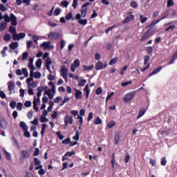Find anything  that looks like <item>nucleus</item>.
Wrapping results in <instances>:
<instances>
[{"label":"nucleus","mask_w":177,"mask_h":177,"mask_svg":"<svg viewBox=\"0 0 177 177\" xmlns=\"http://www.w3.org/2000/svg\"><path fill=\"white\" fill-rule=\"evenodd\" d=\"M81 64V62H80V59H75L73 64H71V71L73 72V73H75V69L76 68H78L79 66H80Z\"/></svg>","instance_id":"8"},{"label":"nucleus","mask_w":177,"mask_h":177,"mask_svg":"<svg viewBox=\"0 0 177 177\" xmlns=\"http://www.w3.org/2000/svg\"><path fill=\"white\" fill-rule=\"evenodd\" d=\"M93 118V112L88 113V116H87V121L90 122Z\"/></svg>","instance_id":"57"},{"label":"nucleus","mask_w":177,"mask_h":177,"mask_svg":"<svg viewBox=\"0 0 177 177\" xmlns=\"http://www.w3.org/2000/svg\"><path fill=\"white\" fill-rule=\"evenodd\" d=\"M136 91H130L127 94H126L123 97V102L126 104L130 103L134 98V96L136 95Z\"/></svg>","instance_id":"2"},{"label":"nucleus","mask_w":177,"mask_h":177,"mask_svg":"<svg viewBox=\"0 0 177 177\" xmlns=\"http://www.w3.org/2000/svg\"><path fill=\"white\" fill-rule=\"evenodd\" d=\"M62 13V9L57 8L54 11L55 16H59V15Z\"/></svg>","instance_id":"43"},{"label":"nucleus","mask_w":177,"mask_h":177,"mask_svg":"<svg viewBox=\"0 0 177 177\" xmlns=\"http://www.w3.org/2000/svg\"><path fill=\"white\" fill-rule=\"evenodd\" d=\"M93 67H95L93 65H91V66L83 65L82 66V68L84 71H91V70H93Z\"/></svg>","instance_id":"21"},{"label":"nucleus","mask_w":177,"mask_h":177,"mask_svg":"<svg viewBox=\"0 0 177 177\" xmlns=\"http://www.w3.org/2000/svg\"><path fill=\"white\" fill-rule=\"evenodd\" d=\"M65 19H66V20H71V19H73V12H69L67 13L65 16Z\"/></svg>","instance_id":"37"},{"label":"nucleus","mask_w":177,"mask_h":177,"mask_svg":"<svg viewBox=\"0 0 177 177\" xmlns=\"http://www.w3.org/2000/svg\"><path fill=\"white\" fill-rule=\"evenodd\" d=\"M151 35V31L150 30H147L144 35L143 36L141 37L140 40L142 41H146V39H147V38H150V36Z\"/></svg>","instance_id":"15"},{"label":"nucleus","mask_w":177,"mask_h":177,"mask_svg":"<svg viewBox=\"0 0 177 177\" xmlns=\"http://www.w3.org/2000/svg\"><path fill=\"white\" fill-rule=\"evenodd\" d=\"M70 98L69 97H64V100H62V104H59V106H62L63 105H64V104L66 103L67 101H69Z\"/></svg>","instance_id":"52"},{"label":"nucleus","mask_w":177,"mask_h":177,"mask_svg":"<svg viewBox=\"0 0 177 177\" xmlns=\"http://www.w3.org/2000/svg\"><path fill=\"white\" fill-rule=\"evenodd\" d=\"M24 136L30 138V133L28 130H24Z\"/></svg>","instance_id":"49"},{"label":"nucleus","mask_w":177,"mask_h":177,"mask_svg":"<svg viewBox=\"0 0 177 177\" xmlns=\"http://www.w3.org/2000/svg\"><path fill=\"white\" fill-rule=\"evenodd\" d=\"M160 165H162V166H163V167L166 166V165H167V160H166V158L162 157V158L160 159Z\"/></svg>","instance_id":"41"},{"label":"nucleus","mask_w":177,"mask_h":177,"mask_svg":"<svg viewBox=\"0 0 177 177\" xmlns=\"http://www.w3.org/2000/svg\"><path fill=\"white\" fill-rule=\"evenodd\" d=\"M89 5H91V3L89 2L85 3L84 4H83L81 10V14H80V16L82 17H85V16H86V10H88L87 8L88 6H89Z\"/></svg>","instance_id":"6"},{"label":"nucleus","mask_w":177,"mask_h":177,"mask_svg":"<svg viewBox=\"0 0 177 177\" xmlns=\"http://www.w3.org/2000/svg\"><path fill=\"white\" fill-rule=\"evenodd\" d=\"M3 19H4L6 23H10L11 21L12 26H17V17L13 13H11L10 17L8 14H5Z\"/></svg>","instance_id":"1"},{"label":"nucleus","mask_w":177,"mask_h":177,"mask_svg":"<svg viewBox=\"0 0 177 177\" xmlns=\"http://www.w3.org/2000/svg\"><path fill=\"white\" fill-rule=\"evenodd\" d=\"M8 31H9V32H10V34H12V35H15V34L17 33V32H16V28H15L13 26H10Z\"/></svg>","instance_id":"28"},{"label":"nucleus","mask_w":177,"mask_h":177,"mask_svg":"<svg viewBox=\"0 0 177 177\" xmlns=\"http://www.w3.org/2000/svg\"><path fill=\"white\" fill-rule=\"evenodd\" d=\"M117 62H118V58L115 57V58L111 59V61L109 62V64H110V66H113V64H115V63H117Z\"/></svg>","instance_id":"38"},{"label":"nucleus","mask_w":177,"mask_h":177,"mask_svg":"<svg viewBox=\"0 0 177 177\" xmlns=\"http://www.w3.org/2000/svg\"><path fill=\"white\" fill-rule=\"evenodd\" d=\"M73 139L76 141L80 140V131H78V130L75 131V136H73Z\"/></svg>","instance_id":"26"},{"label":"nucleus","mask_w":177,"mask_h":177,"mask_svg":"<svg viewBox=\"0 0 177 177\" xmlns=\"http://www.w3.org/2000/svg\"><path fill=\"white\" fill-rule=\"evenodd\" d=\"M20 128H21L24 131H28V127L26 125V122H20L19 124Z\"/></svg>","instance_id":"22"},{"label":"nucleus","mask_w":177,"mask_h":177,"mask_svg":"<svg viewBox=\"0 0 177 177\" xmlns=\"http://www.w3.org/2000/svg\"><path fill=\"white\" fill-rule=\"evenodd\" d=\"M102 123V121L101 120V118H100L99 117L96 118L95 120H94V124L95 125H100Z\"/></svg>","instance_id":"31"},{"label":"nucleus","mask_w":177,"mask_h":177,"mask_svg":"<svg viewBox=\"0 0 177 177\" xmlns=\"http://www.w3.org/2000/svg\"><path fill=\"white\" fill-rule=\"evenodd\" d=\"M130 6H131V8H133V9H136V8H138V3H136V1H131L130 2Z\"/></svg>","instance_id":"32"},{"label":"nucleus","mask_w":177,"mask_h":177,"mask_svg":"<svg viewBox=\"0 0 177 177\" xmlns=\"http://www.w3.org/2000/svg\"><path fill=\"white\" fill-rule=\"evenodd\" d=\"M70 142H71L70 138H67L65 140H64L63 141H62V145H68Z\"/></svg>","instance_id":"50"},{"label":"nucleus","mask_w":177,"mask_h":177,"mask_svg":"<svg viewBox=\"0 0 177 177\" xmlns=\"http://www.w3.org/2000/svg\"><path fill=\"white\" fill-rule=\"evenodd\" d=\"M48 121H49L48 119H47V118H46V116H40V122L44 123V122H47Z\"/></svg>","instance_id":"47"},{"label":"nucleus","mask_w":177,"mask_h":177,"mask_svg":"<svg viewBox=\"0 0 177 177\" xmlns=\"http://www.w3.org/2000/svg\"><path fill=\"white\" fill-rule=\"evenodd\" d=\"M176 26L175 25H171L169 27H168L167 28H166L165 30V32H167L169 31V30H174V28H176Z\"/></svg>","instance_id":"55"},{"label":"nucleus","mask_w":177,"mask_h":177,"mask_svg":"<svg viewBox=\"0 0 177 177\" xmlns=\"http://www.w3.org/2000/svg\"><path fill=\"white\" fill-rule=\"evenodd\" d=\"M44 95H46L48 96V99L52 100L54 97L55 91V89H48L44 90Z\"/></svg>","instance_id":"11"},{"label":"nucleus","mask_w":177,"mask_h":177,"mask_svg":"<svg viewBox=\"0 0 177 177\" xmlns=\"http://www.w3.org/2000/svg\"><path fill=\"white\" fill-rule=\"evenodd\" d=\"M28 67L30 68V77H34V70H35V66H34V64H28Z\"/></svg>","instance_id":"20"},{"label":"nucleus","mask_w":177,"mask_h":177,"mask_svg":"<svg viewBox=\"0 0 177 177\" xmlns=\"http://www.w3.org/2000/svg\"><path fill=\"white\" fill-rule=\"evenodd\" d=\"M140 19L141 20L142 24H143L144 23H146V21H147V17H145V16L143 15H141L140 16Z\"/></svg>","instance_id":"44"},{"label":"nucleus","mask_w":177,"mask_h":177,"mask_svg":"<svg viewBox=\"0 0 177 177\" xmlns=\"http://www.w3.org/2000/svg\"><path fill=\"white\" fill-rule=\"evenodd\" d=\"M16 106L17 104L15 101H12L10 102V107H11V109H15Z\"/></svg>","instance_id":"61"},{"label":"nucleus","mask_w":177,"mask_h":177,"mask_svg":"<svg viewBox=\"0 0 177 177\" xmlns=\"http://www.w3.org/2000/svg\"><path fill=\"white\" fill-rule=\"evenodd\" d=\"M28 57V52H24L22 54V60L24 62L27 60V58Z\"/></svg>","instance_id":"46"},{"label":"nucleus","mask_w":177,"mask_h":177,"mask_svg":"<svg viewBox=\"0 0 177 177\" xmlns=\"http://www.w3.org/2000/svg\"><path fill=\"white\" fill-rule=\"evenodd\" d=\"M10 38H11L10 35L6 34L3 37V39H4V41H10Z\"/></svg>","instance_id":"63"},{"label":"nucleus","mask_w":177,"mask_h":177,"mask_svg":"<svg viewBox=\"0 0 177 177\" xmlns=\"http://www.w3.org/2000/svg\"><path fill=\"white\" fill-rule=\"evenodd\" d=\"M41 74L40 72H35V74H34V77L35 78H41Z\"/></svg>","instance_id":"62"},{"label":"nucleus","mask_w":177,"mask_h":177,"mask_svg":"<svg viewBox=\"0 0 177 177\" xmlns=\"http://www.w3.org/2000/svg\"><path fill=\"white\" fill-rule=\"evenodd\" d=\"M10 48L12 50H16L17 48H19V42L17 41H12L10 45Z\"/></svg>","instance_id":"17"},{"label":"nucleus","mask_w":177,"mask_h":177,"mask_svg":"<svg viewBox=\"0 0 177 177\" xmlns=\"http://www.w3.org/2000/svg\"><path fill=\"white\" fill-rule=\"evenodd\" d=\"M78 6V1L77 0H73L72 6L74 9H77V6Z\"/></svg>","instance_id":"56"},{"label":"nucleus","mask_w":177,"mask_h":177,"mask_svg":"<svg viewBox=\"0 0 177 177\" xmlns=\"http://www.w3.org/2000/svg\"><path fill=\"white\" fill-rule=\"evenodd\" d=\"M75 99L77 100L82 99V92L80 90L75 89Z\"/></svg>","instance_id":"14"},{"label":"nucleus","mask_w":177,"mask_h":177,"mask_svg":"<svg viewBox=\"0 0 177 177\" xmlns=\"http://www.w3.org/2000/svg\"><path fill=\"white\" fill-rule=\"evenodd\" d=\"M8 24L6 21H1L0 23V31H3L6 28Z\"/></svg>","instance_id":"23"},{"label":"nucleus","mask_w":177,"mask_h":177,"mask_svg":"<svg viewBox=\"0 0 177 177\" xmlns=\"http://www.w3.org/2000/svg\"><path fill=\"white\" fill-rule=\"evenodd\" d=\"M64 123L65 127H68V124L72 125V124H73V118H72L71 115L69 116L68 115H66L64 117Z\"/></svg>","instance_id":"5"},{"label":"nucleus","mask_w":177,"mask_h":177,"mask_svg":"<svg viewBox=\"0 0 177 177\" xmlns=\"http://www.w3.org/2000/svg\"><path fill=\"white\" fill-rule=\"evenodd\" d=\"M177 57H176L174 55H172L171 57H170V61L167 64L168 65L169 64H174L175 60H176Z\"/></svg>","instance_id":"39"},{"label":"nucleus","mask_w":177,"mask_h":177,"mask_svg":"<svg viewBox=\"0 0 177 177\" xmlns=\"http://www.w3.org/2000/svg\"><path fill=\"white\" fill-rule=\"evenodd\" d=\"M171 6H174V0L167 1V8H171Z\"/></svg>","instance_id":"59"},{"label":"nucleus","mask_w":177,"mask_h":177,"mask_svg":"<svg viewBox=\"0 0 177 177\" xmlns=\"http://www.w3.org/2000/svg\"><path fill=\"white\" fill-rule=\"evenodd\" d=\"M48 38L51 40L57 39V38H60V34L59 32H51L48 35Z\"/></svg>","instance_id":"12"},{"label":"nucleus","mask_w":177,"mask_h":177,"mask_svg":"<svg viewBox=\"0 0 177 177\" xmlns=\"http://www.w3.org/2000/svg\"><path fill=\"white\" fill-rule=\"evenodd\" d=\"M74 154H75V151H67V152H66V153H65V155H64V156H69V157H71L72 156H73Z\"/></svg>","instance_id":"51"},{"label":"nucleus","mask_w":177,"mask_h":177,"mask_svg":"<svg viewBox=\"0 0 177 177\" xmlns=\"http://www.w3.org/2000/svg\"><path fill=\"white\" fill-rule=\"evenodd\" d=\"M0 10L1 12H6V10H8V9L6 8V7H5V6L3 4H0Z\"/></svg>","instance_id":"60"},{"label":"nucleus","mask_w":177,"mask_h":177,"mask_svg":"<svg viewBox=\"0 0 177 177\" xmlns=\"http://www.w3.org/2000/svg\"><path fill=\"white\" fill-rule=\"evenodd\" d=\"M116 125V122L114 120L111 121L110 122H109L108 124V128L109 129H112L113 127H114Z\"/></svg>","instance_id":"33"},{"label":"nucleus","mask_w":177,"mask_h":177,"mask_svg":"<svg viewBox=\"0 0 177 177\" xmlns=\"http://www.w3.org/2000/svg\"><path fill=\"white\" fill-rule=\"evenodd\" d=\"M68 73V69L66 68L64 66H62L61 68V75L65 80L66 82H67Z\"/></svg>","instance_id":"9"},{"label":"nucleus","mask_w":177,"mask_h":177,"mask_svg":"<svg viewBox=\"0 0 177 177\" xmlns=\"http://www.w3.org/2000/svg\"><path fill=\"white\" fill-rule=\"evenodd\" d=\"M26 37V33L21 32L19 34L15 33L12 35V39L14 41H20V39H23V38Z\"/></svg>","instance_id":"10"},{"label":"nucleus","mask_w":177,"mask_h":177,"mask_svg":"<svg viewBox=\"0 0 177 177\" xmlns=\"http://www.w3.org/2000/svg\"><path fill=\"white\" fill-rule=\"evenodd\" d=\"M8 124L4 118H0V129L6 128Z\"/></svg>","instance_id":"16"},{"label":"nucleus","mask_w":177,"mask_h":177,"mask_svg":"<svg viewBox=\"0 0 177 177\" xmlns=\"http://www.w3.org/2000/svg\"><path fill=\"white\" fill-rule=\"evenodd\" d=\"M33 162L35 163V166L41 165V160H39L37 158H35L33 159Z\"/></svg>","instance_id":"48"},{"label":"nucleus","mask_w":177,"mask_h":177,"mask_svg":"<svg viewBox=\"0 0 177 177\" xmlns=\"http://www.w3.org/2000/svg\"><path fill=\"white\" fill-rule=\"evenodd\" d=\"M145 113H147V109H145V108L139 110L138 116H137V120H139L140 118L145 115Z\"/></svg>","instance_id":"19"},{"label":"nucleus","mask_w":177,"mask_h":177,"mask_svg":"<svg viewBox=\"0 0 177 177\" xmlns=\"http://www.w3.org/2000/svg\"><path fill=\"white\" fill-rule=\"evenodd\" d=\"M24 106L26 108H30V106H32V102H30V101L25 102Z\"/></svg>","instance_id":"53"},{"label":"nucleus","mask_w":177,"mask_h":177,"mask_svg":"<svg viewBox=\"0 0 177 177\" xmlns=\"http://www.w3.org/2000/svg\"><path fill=\"white\" fill-rule=\"evenodd\" d=\"M4 154H5V157L6 159H7V160H11V155L10 153H8L6 150H3Z\"/></svg>","instance_id":"29"},{"label":"nucleus","mask_w":177,"mask_h":177,"mask_svg":"<svg viewBox=\"0 0 177 177\" xmlns=\"http://www.w3.org/2000/svg\"><path fill=\"white\" fill-rule=\"evenodd\" d=\"M48 26H50V27H56L57 26V24L54 23L52 21H48Z\"/></svg>","instance_id":"64"},{"label":"nucleus","mask_w":177,"mask_h":177,"mask_svg":"<svg viewBox=\"0 0 177 177\" xmlns=\"http://www.w3.org/2000/svg\"><path fill=\"white\" fill-rule=\"evenodd\" d=\"M108 66L107 62H105L103 64L102 62L98 61L95 66V68L97 71H99V70H104V68H106Z\"/></svg>","instance_id":"4"},{"label":"nucleus","mask_w":177,"mask_h":177,"mask_svg":"<svg viewBox=\"0 0 177 177\" xmlns=\"http://www.w3.org/2000/svg\"><path fill=\"white\" fill-rule=\"evenodd\" d=\"M41 66H42V59H39L36 62V67L37 68H41Z\"/></svg>","instance_id":"34"},{"label":"nucleus","mask_w":177,"mask_h":177,"mask_svg":"<svg viewBox=\"0 0 177 177\" xmlns=\"http://www.w3.org/2000/svg\"><path fill=\"white\" fill-rule=\"evenodd\" d=\"M22 74L24 75L26 78L28 77V71H27L26 68H22Z\"/></svg>","instance_id":"42"},{"label":"nucleus","mask_w":177,"mask_h":177,"mask_svg":"<svg viewBox=\"0 0 177 177\" xmlns=\"http://www.w3.org/2000/svg\"><path fill=\"white\" fill-rule=\"evenodd\" d=\"M50 64H52V59H50V57H48L46 59V67L48 68V67H50Z\"/></svg>","instance_id":"30"},{"label":"nucleus","mask_w":177,"mask_h":177,"mask_svg":"<svg viewBox=\"0 0 177 177\" xmlns=\"http://www.w3.org/2000/svg\"><path fill=\"white\" fill-rule=\"evenodd\" d=\"M111 158H112V159L111 160V164H112L113 169H115V153H112Z\"/></svg>","instance_id":"27"},{"label":"nucleus","mask_w":177,"mask_h":177,"mask_svg":"<svg viewBox=\"0 0 177 177\" xmlns=\"http://www.w3.org/2000/svg\"><path fill=\"white\" fill-rule=\"evenodd\" d=\"M162 70V66H159L156 68H155L149 75V77H151L153 75H155V74H157L158 73H160Z\"/></svg>","instance_id":"18"},{"label":"nucleus","mask_w":177,"mask_h":177,"mask_svg":"<svg viewBox=\"0 0 177 177\" xmlns=\"http://www.w3.org/2000/svg\"><path fill=\"white\" fill-rule=\"evenodd\" d=\"M16 109L18 111H22V103L21 102H18L17 106H16Z\"/></svg>","instance_id":"40"},{"label":"nucleus","mask_w":177,"mask_h":177,"mask_svg":"<svg viewBox=\"0 0 177 177\" xmlns=\"http://www.w3.org/2000/svg\"><path fill=\"white\" fill-rule=\"evenodd\" d=\"M44 49H53V46H50V41H44L41 44Z\"/></svg>","instance_id":"13"},{"label":"nucleus","mask_w":177,"mask_h":177,"mask_svg":"<svg viewBox=\"0 0 177 177\" xmlns=\"http://www.w3.org/2000/svg\"><path fill=\"white\" fill-rule=\"evenodd\" d=\"M46 128H47L46 124H43V125H41V131H40V135H41L42 138H44V135L45 134V131Z\"/></svg>","instance_id":"24"},{"label":"nucleus","mask_w":177,"mask_h":177,"mask_svg":"<svg viewBox=\"0 0 177 177\" xmlns=\"http://www.w3.org/2000/svg\"><path fill=\"white\" fill-rule=\"evenodd\" d=\"M130 160V155L129 153L126 152V156H125V163H128L129 162Z\"/></svg>","instance_id":"54"},{"label":"nucleus","mask_w":177,"mask_h":177,"mask_svg":"<svg viewBox=\"0 0 177 177\" xmlns=\"http://www.w3.org/2000/svg\"><path fill=\"white\" fill-rule=\"evenodd\" d=\"M15 88V82L12 81H10L8 82V89H13Z\"/></svg>","instance_id":"45"},{"label":"nucleus","mask_w":177,"mask_h":177,"mask_svg":"<svg viewBox=\"0 0 177 177\" xmlns=\"http://www.w3.org/2000/svg\"><path fill=\"white\" fill-rule=\"evenodd\" d=\"M161 16L162 17L156 21H153L151 22V24L149 26H156V24H158V23H160V21H161V20H164V19H167V17H168V16H169V10H167L165 12L161 13Z\"/></svg>","instance_id":"3"},{"label":"nucleus","mask_w":177,"mask_h":177,"mask_svg":"<svg viewBox=\"0 0 177 177\" xmlns=\"http://www.w3.org/2000/svg\"><path fill=\"white\" fill-rule=\"evenodd\" d=\"M75 19L77 20L79 24H81L82 26H86L88 24V20L86 19H81V14L80 13L76 15Z\"/></svg>","instance_id":"7"},{"label":"nucleus","mask_w":177,"mask_h":177,"mask_svg":"<svg viewBox=\"0 0 177 177\" xmlns=\"http://www.w3.org/2000/svg\"><path fill=\"white\" fill-rule=\"evenodd\" d=\"M85 84H86V81L85 80H82L80 81L78 86H84V85H85Z\"/></svg>","instance_id":"58"},{"label":"nucleus","mask_w":177,"mask_h":177,"mask_svg":"<svg viewBox=\"0 0 177 177\" xmlns=\"http://www.w3.org/2000/svg\"><path fill=\"white\" fill-rule=\"evenodd\" d=\"M33 110L35 111V112H37L39 111V108L37 106V100L35 97V100H33Z\"/></svg>","instance_id":"35"},{"label":"nucleus","mask_w":177,"mask_h":177,"mask_svg":"<svg viewBox=\"0 0 177 177\" xmlns=\"http://www.w3.org/2000/svg\"><path fill=\"white\" fill-rule=\"evenodd\" d=\"M21 153L24 158H30V152L28 150H22Z\"/></svg>","instance_id":"25"},{"label":"nucleus","mask_w":177,"mask_h":177,"mask_svg":"<svg viewBox=\"0 0 177 177\" xmlns=\"http://www.w3.org/2000/svg\"><path fill=\"white\" fill-rule=\"evenodd\" d=\"M120 135L119 134H115V136L113 137V139L115 140V145H118L119 141H120Z\"/></svg>","instance_id":"36"}]
</instances>
